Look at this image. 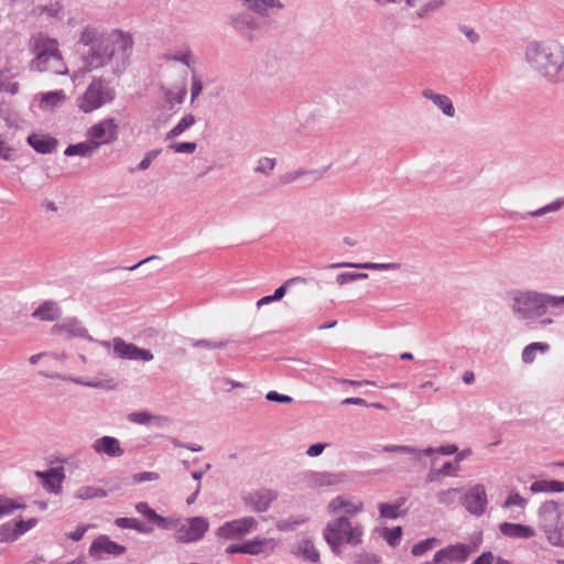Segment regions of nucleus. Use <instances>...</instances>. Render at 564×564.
I'll use <instances>...</instances> for the list:
<instances>
[{
	"label": "nucleus",
	"mask_w": 564,
	"mask_h": 564,
	"mask_svg": "<svg viewBox=\"0 0 564 564\" xmlns=\"http://www.w3.org/2000/svg\"><path fill=\"white\" fill-rule=\"evenodd\" d=\"M78 45L86 47L82 54L86 72L108 68L113 76L119 77L130 64L134 41L131 33L120 29L105 31L86 25L79 32Z\"/></svg>",
	"instance_id": "1"
},
{
	"label": "nucleus",
	"mask_w": 564,
	"mask_h": 564,
	"mask_svg": "<svg viewBox=\"0 0 564 564\" xmlns=\"http://www.w3.org/2000/svg\"><path fill=\"white\" fill-rule=\"evenodd\" d=\"M510 310L519 321H535L543 317L549 308L554 315H561L564 307V295H554L532 289H514L509 293Z\"/></svg>",
	"instance_id": "2"
},
{
	"label": "nucleus",
	"mask_w": 564,
	"mask_h": 564,
	"mask_svg": "<svg viewBox=\"0 0 564 564\" xmlns=\"http://www.w3.org/2000/svg\"><path fill=\"white\" fill-rule=\"evenodd\" d=\"M529 67L550 82H564V47L553 42H529L524 47Z\"/></svg>",
	"instance_id": "3"
},
{
	"label": "nucleus",
	"mask_w": 564,
	"mask_h": 564,
	"mask_svg": "<svg viewBox=\"0 0 564 564\" xmlns=\"http://www.w3.org/2000/svg\"><path fill=\"white\" fill-rule=\"evenodd\" d=\"M364 528L360 524L352 525L347 517H339L329 521L324 531L323 538L329 545L333 553L339 555L344 543L358 545L362 542Z\"/></svg>",
	"instance_id": "4"
},
{
	"label": "nucleus",
	"mask_w": 564,
	"mask_h": 564,
	"mask_svg": "<svg viewBox=\"0 0 564 564\" xmlns=\"http://www.w3.org/2000/svg\"><path fill=\"white\" fill-rule=\"evenodd\" d=\"M35 57L31 63V68L39 72H52L54 74H64L66 68L63 64L56 40L39 34L32 39Z\"/></svg>",
	"instance_id": "5"
},
{
	"label": "nucleus",
	"mask_w": 564,
	"mask_h": 564,
	"mask_svg": "<svg viewBox=\"0 0 564 564\" xmlns=\"http://www.w3.org/2000/svg\"><path fill=\"white\" fill-rule=\"evenodd\" d=\"M539 524L551 544L564 546V503L544 502L539 510Z\"/></svg>",
	"instance_id": "6"
},
{
	"label": "nucleus",
	"mask_w": 564,
	"mask_h": 564,
	"mask_svg": "<svg viewBox=\"0 0 564 564\" xmlns=\"http://www.w3.org/2000/svg\"><path fill=\"white\" fill-rule=\"evenodd\" d=\"M116 88L110 80L99 76L94 77L85 93L77 98V107L85 113L93 112L116 99Z\"/></svg>",
	"instance_id": "7"
},
{
	"label": "nucleus",
	"mask_w": 564,
	"mask_h": 564,
	"mask_svg": "<svg viewBox=\"0 0 564 564\" xmlns=\"http://www.w3.org/2000/svg\"><path fill=\"white\" fill-rule=\"evenodd\" d=\"M229 25L246 40L252 42L256 40V33L261 30L263 22L252 12L240 11L229 15Z\"/></svg>",
	"instance_id": "8"
},
{
	"label": "nucleus",
	"mask_w": 564,
	"mask_h": 564,
	"mask_svg": "<svg viewBox=\"0 0 564 564\" xmlns=\"http://www.w3.org/2000/svg\"><path fill=\"white\" fill-rule=\"evenodd\" d=\"M209 522L204 517H193L180 520V525L175 533L177 542L191 543L204 538L208 531Z\"/></svg>",
	"instance_id": "9"
},
{
	"label": "nucleus",
	"mask_w": 564,
	"mask_h": 564,
	"mask_svg": "<svg viewBox=\"0 0 564 564\" xmlns=\"http://www.w3.org/2000/svg\"><path fill=\"white\" fill-rule=\"evenodd\" d=\"M119 124L113 118H106L87 130V138L90 141L99 143V148L102 144H110L118 139Z\"/></svg>",
	"instance_id": "10"
},
{
	"label": "nucleus",
	"mask_w": 564,
	"mask_h": 564,
	"mask_svg": "<svg viewBox=\"0 0 564 564\" xmlns=\"http://www.w3.org/2000/svg\"><path fill=\"white\" fill-rule=\"evenodd\" d=\"M473 549L468 544L457 543L438 550L432 562L426 564H451L454 562L464 563L469 557Z\"/></svg>",
	"instance_id": "11"
},
{
	"label": "nucleus",
	"mask_w": 564,
	"mask_h": 564,
	"mask_svg": "<svg viewBox=\"0 0 564 564\" xmlns=\"http://www.w3.org/2000/svg\"><path fill=\"white\" fill-rule=\"evenodd\" d=\"M113 354L117 358L127 360L151 361L154 356L149 349L140 348L134 344L127 343L120 337L112 339Z\"/></svg>",
	"instance_id": "12"
},
{
	"label": "nucleus",
	"mask_w": 564,
	"mask_h": 564,
	"mask_svg": "<svg viewBox=\"0 0 564 564\" xmlns=\"http://www.w3.org/2000/svg\"><path fill=\"white\" fill-rule=\"evenodd\" d=\"M258 522L253 517H245L228 521L218 528L216 534L224 539H234L251 532Z\"/></svg>",
	"instance_id": "13"
},
{
	"label": "nucleus",
	"mask_w": 564,
	"mask_h": 564,
	"mask_svg": "<svg viewBox=\"0 0 564 564\" xmlns=\"http://www.w3.org/2000/svg\"><path fill=\"white\" fill-rule=\"evenodd\" d=\"M51 333L53 335L65 334L68 339L85 338L89 341H95V339L89 335L87 328L84 327L82 322L76 317H68L62 323L55 324L52 327Z\"/></svg>",
	"instance_id": "14"
},
{
	"label": "nucleus",
	"mask_w": 564,
	"mask_h": 564,
	"mask_svg": "<svg viewBox=\"0 0 564 564\" xmlns=\"http://www.w3.org/2000/svg\"><path fill=\"white\" fill-rule=\"evenodd\" d=\"M487 494L482 485L471 487L463 497V505L468 512L481 516L487 507Z\"/></svg>",
	"instance_id": "15"
},
{
	"label": "nucleus",
	"mask_w": 564,
	"mask_h": 564,
	"mask_svg": "<svg viewBox=\"0 0 564 564\" xmlns=\"http://www.w3.org/2000/svg\"><path fill=\"white\" fill-rule=\"evenodd\" d=\"M278 498V492L273 489L261 488L247 494L243 497L245 503L256 512H264L270 505Z\"/></svg>",
	"instance_id": "16"
},
{
	"label": "nucleus",
	"mask_w": 564,
	"mask_h": 564,
	"mask_svg": "<svg viewBox=\"0 0 564 564\" xmlns=\"http://www.w3.org/2000/svg\"><path fill=\"white\" fill-rule=\"evenodd\" d=\"M126 546L111 541L108 535L101 534L93 541L88 552L93 557H97L101 553L118 556L126 553Z\"/></svg>",
	"instance_id": "17"
},
{
	"label": "nucleus",
	"mask_w": 564,
	"mask_h": 564,
	"mask_svg": "<svg viewBox=\"0 0 564 564\" xmlns=\"http://www.w3.org/2000/svg\"><path fill=\"white\" fill-rule=\"evenodd\" d=\"M247 11L258 18H265L271 11H280L284 4L280 0H237Z\"/></svg>",
	"instance_id": "18"
},
{
	"label": "nucleus",
	"mask_w": 564,
	"mask_h": 564,
	"mask_svg": "<svg viewBox=\"0 0 564 564\" xmlns=\"http://www.w3.org/2000/svg\"><path fill=\"white\" fill-rule=\"evenodd\" d=\"M341 480L340 475L328 471H311L304 476L305 486L311 489L336 486Z\"/></svg>",
	"instance_id": "19"
},
{
	"label": "nucleus",
	"mask_w": 564,
	"mask_h": 564,
	"mask_svg": "<svg viewBox=\"0 0 564 564\" xmlns=\"http://www.w3.org/2000/svg\"><path fill=\"white\" fill-rule=\"evenodd\" d=\"M292 553L301 557L303 561L314 564L319 563L321 560L319 551L316 549L313 539L310 536L301 538L294 545Z\"/></svg>",
	"instance_id": "20"
},
{
	"label": "nucleus",
	"mask_w": 564,
	"mask_h": 564,
	"mask_svg": "<svg viewBox=\"0 0 564 564\" xmlns=\"http://www.w3.org/2000/svg\"><path fill=\"white\" fill-rule=\"evenodd\" d=\"M91 447L97 454H105L109 457H120L124 453L119 440L113 436H102L96 440Z\"/></svg>",
	"instance_id": "21"
},
{
	"label": "nucleus",
	"mask_w": 564,
	"mask_h": 564,
	"mask_svg": "<svg viewBox=\"0 0 564 564\" xmlns=\"http://www.w3.org/2000/svg\"><path fill=\"white\" fill-rule=\"evenodd\" d=\"M422 97L431 100L446 117H455L456 111L448 96L435 93L434 90L426 88L422 91Z\"/></svg>",
	"instance_id": "22"
},
{
	"label": "nucleus",
	"mask_w": 564,
	"mask_h": 564,
	"mask_svg": "<svg viewBox=\"0 0 564 564\" xmlns=\"http://www.w3.org/2000/svg\"><path fill=\"white\" fill-rule=\"evenodd\" d=\"M62 315V308L59 305L52 300L44 301L33 313L32 317L44 321L55 322Z\"/></svg>",
	"instance_id": "23"
},
{
	"label": "nucleus",
	"mask_w": 564,
	"mask_h": 564,
	"mask_svg": "<svg viewBox=\"0 0 564 564\" xmlns=\"http://www.w3.org/2000/svg\"><path fill=\"white\" fill-rule=\"evenodd\" d=\"M401 263L399 262H387V263H377V262H362V263H354V262H337L332 263L328 268L337 269V268H359V269H368L376 271H398L401 269Z\"/></svg>",
	"instance_id": "24"
},
{
	"label": "nucleus",
	"mask_w": 564,
	"mask_h": 564,
	"mask_svg": "<svg viewBox=\"0 0 564 564\" xmlns=\"http://www.w3.org/2000/svg\"><path fill=\"white\" fill-rule=\"evenodd\" d=\"M499 530L501 534L513 539H529L535 535L531 527L520 523L503 522L499 525Z\"/></svg>",
	"instance_id": "25"
},
{
	"label": "nucleus",
	"mask_w": 564,
	"mask_h": 564,
	"mask_svg": "<svg viewBox=\"0 0 564 564\" xmlns=\"http://www.w3.org/2000/svg\"><path fill=\"white\" fill-rule=\"evenodd\" d=\"M364 508V503H354L341 496H337L330 500L327 506L329 513H337L340 510H345L347 514L354 516L359 513Z\"/></svg>",
	"instance_id": "26"
},
{
	"label": "nucleus",
	"mask_w": 564,
	"mask_h": 564,
	"mask_svg": "<svg viewBox=\"0 0 564 564\" xmlns=\"http://www.w3.org/2000/svg\"><path fill=\"white\" fill-rule=\"evenodd\" d=\"M128 420L135 424H140V425L154 424L159 427L164 426L166 423H169V419L166 416L153 415L148 411L132 412V413L128 414Z\"/></svg>",
	"instance_id": "27"
},
{
	"label": "nucleus",
	"mask_w": 564,
	"mask_h": 564,
	"mask_svg": "<svg viewBox=\"0 0 564 564\" xmlns=\"http://www.w3.org/2000/svg\"><path fill=\"white\" fill-rule=\"evenodd\" d=\"M28 143L37 152L48 154L56 150L57 140L50 137L31 134L28 138Z\"/></svg>",
	"instance_id": "28"
},
{
	"label": "nucleus",
	"mask_w": 564,
	"mask_h": 564,
	"mask_svg": "<svg viewBox=\"0 0 564 564\" xmlns=\"http://www.w3.org/2000/svg\"><path fill=\"white\" fill-rule=\"evenodd\" d=\"M98 149H99V143L96 141H90L88 139L84 142L68 145L65 149L64 154L66 156L78 155V156H83V158H89L94 153H96L98 151Z\"/></svg>",
	"instance_id": "29"
},
{
	"label": "nucleus",
	"mask_w": 564,
	"mask_h": 564,
	"mask_svg": "<svg viewBox=\"0 0 564 564\" xmlns=\"http://www.w3.org/2000/svg\"><path fill=\"white\" fill-rule=\"evenodd\" d=\"M530 491L532 494L562 492L564 491V482L558 480H536L531 484Z\"/></svg>",
	"instance_id": "30"
},
{
	"label": "nucleus",
	"mask_w": 564,
	"mask_h": 564,
	"mask_svg": "<svg viewBox=\"0 0 564 564\" xmlns=\"http://www.w3.org/2000/svg\"><path fill=\"white\" fill-rule=\"evenodd\" d=\"M549 349L550 345L546 343H531L522 350L521 359L524 364H532L535 360L538 352L545 354Z\"/></svg>",
	"instance_id": "31"
},
{
	"label": "nucleus",
	"mask_w": 564,
	"mask_h": 564,
	"mask_svg": "<svg viewBox=\"0 0 564 564\" xmlns=\"http://www.w3.org/2000/svg\"><path fill=\"white\" fill-rule=\"evenodd\" d=\"M108 492L104 488L94 487V486H83L78 488L75 492V498L80 500H89L94 498H105Z\"/></svg>",
	"instance_id": "32"
},
{
	"label": "nucleus",
	"mask_w": 564,
	"mask_h": 564,
	"mask_svg": "<svg viewBox=\"0 0 564 564\" xmlns=\"http://www.w3.org/2000/svg\"><path fill=\"white\" fill-rule=\"evenodd\" d=\"M115 523L118 528L121 529H133L140 533L152 532V528L147 527L135 518H117Z\"/></svg>",
	"instance_id": "33"
},
{
	"label": "nucleus",
	"mask_w": 564,
	"mask_h": 564,
	"mask_svg": "<svg viewBox=\"0 0 564 564\" xmlns=\"http://www.w3.org/2000/svg\"><path fill=\"white\" fill-rule=\"evenodd\" d=\"M195 121H196L195 117L192 113L184 116L178 121V123L166 133L165 139L172 140V139L181 135L185 130L191 128L195 123Z\"/></svg>",
	"instance_id": "34"
},
{
	"label": "nucleus",
	"mask_w": 564,
	"mask_h": 564,
	"mask_svg": "<svg viewBox=\"0 0 564 564\" xmlns=\"http://www.w3.org/2000/svg\"><path fill=\"white\" fill-rule=\"evenodd\" d=\"M306 284H307V279H305L303 276L291 278V279L286 280L281 286H279L274 291L272 296L274 297L275 301H280L284 297L286 291L291 290L292 288H294L296 285H306Z\"/></svg>",
	"instance_id": "35"
},
{
	"label": "nucleus",
	"mask_w": 564,
	"mask_h": 564,
	"mask_svg": "<svg viewBox=\"0 0 564 564\" xmlns=\"http://www.w3.org/2000/svg\"><path fill=\"white\" fill-rule=\"evenodd\" d=\"M404 501L405 499H401L397 503H380L378 507L380 517L391 520L399 518L401 516L399 509L403 506Z\"/></svg>",
	"instance_id": "36"
},
{
	"label": "nucleus",
	"mask_w": 564,
	"mask_h": 564,
	"mask_svg": "<svg viewBox=\"0 0 564 564\" xmlns=\"http://www.w3.org/2000/svg\"><path fill=\"white\" fill-rule=\"evenodd\" d=\"M165 59L180 62L187 67L195 63L194 55L188 46L183 47L178 53L166 55Z\"/></svg>",
	"instance_id": "37"
},
{
	"label": "nucleus",
	"mask_w": 564,
	"mask_h": 564,
	"mask_svg": "<svg viewBox=\"0 0 564 564\" xmlns=\"http://www.w3.org/2000/svg\"><path fill=\"white\" fill-rule=\"evenodd\" d=\"M382 452L408 454L413 456L414 460H419L422 455L421 449L408 445H386L382 447Z\"/></svg>",
	"instance_id": "38"
},
{
	"label": "nucleus",
	"mask_w": 564,
	"mask_h": 564,
	"mask_svg": "<svg viewBox=\"0 0 564 564\" xmlns=\"http://www.w3.org/2000/svg\"><path fill=\"white\" fill-rule=\"evenodd\" d=\"M275 166H276V159L263 156L257 161L256 166H254V172L258 174L269 176L273 172Z\"/></svg>",
	"instance_id": "39"
},
{
	"label": "nucleus",
	"mask_w": 564,
	"mask_h": 564,
	"mask_svg": "<svg viewBox=\"0 0 564 564\" xmlns=\"http://www.w3.org/2000/svg\"><path fill=\"white\" fill-rule=\"evenodd\" d=\"M35 476L43 481V486L48 485V479H55L56 482H63L65 475L62 468H50L45 471H36Z\"/></svg>",
	"instance_id": "40"
},
{
	"label": "nucleus",
	"mask_w": 564,
	"mask_h": 564,
	"mask_svg": "<svg viewBox=\"0 0 564 564\" xmlns=\"http://www.w3.org/2000/svg\"><path fill=\"white\" fill-rule=\"evenodd\" d=\"M562 207H564V198H557L556 200H554L536 210L529 212L528 215L531 217H541L549 213L557 212Z\"/></svg>",
	"instance_id": "41"
},
{
	"label": "nucleus",
	"mask_w": 564,
	"mask_h": 564,
	"mask_svg": "<svg viewBox=\"0 0 564 564\" xmlns=\"http://www.w3.org/2000/svg\"><path fill=\"white\" fill-rule=\"evenodd\" d=\"M64 99H65V94L62 90L50 91V93L43 94L41 104H42V107L53 108V107L57 106L58 104H61Z\"/></svg>",
	"instance_id": "42"
},
{
	"label": "nucleus",
	"mask_w": 564,
	"mask_h": 564,
	"mask_svg": "<svg viewBox=\"0 0 564 564\" xmlns=\"http://www.w3.org/2000/svg\"><path fill=\"white\" fill-rule=\"evenodd\" d=\"M440 541L436 538H430L423 541H420L419 543L414 544L412 546V554L414 556H421L431 549H433L435 545H437Z\"/></svg>",
	"instance_id": "43"
},
{
	"label": "nucleus",
	"mask_w": 564,
	"mask_h": 564,
	"mask_svg": "<svg viewBox=\"0 0 564 564\" xmlns=\"http://www.w3.org/2000/svg\"><path fill=\"white\" fill-rule=\"evenodd\" d=\"M326 169H302V178L306 184H313L318 182L325 173Z\"/></svg>",
	"instance_id": "44"
},
{
	"label": "nucleus",
	"mask_w": 564,
	"mask_h": 564,
	"mask_svg": "<svg viewBox=\"0 0 564 564\" xmlns=\"http://www.w3.org/2000/svg\"><path fill=\"white\" fill-rule=\"evenodd\" d=\"M180 520L178 518H173V517H162L159 514L156 521H155V524L161 528V529H164V530H173L175 533L177 531V528L180 525Z\"/></svg>",
	"instance_id": "45"
},
{
	"label": "nucleus",
	"mask_w": 564,
	"mask_h": 564,
	"mask_svg": "<svg viewBox=\"0 0 564 564\" xmlns=\"http://www.w3.org/2000/svg\"><path fill=\"white\" fill-rule=\"evenodd\" d=\"M457 451H458V447L454 444L440 446L437 448L427 447V448L421 449L422 455H425V456H431L435 453L441 454V455H453Z\"/></svg>",
	"instance_id": "46"
},
{
	"label": "nucleus",
	"mask_w": 564,
	"mask_h": 564,
	"mask_svg": "<svg viewBox=\"0 0 564 564\" xmlns=\"http://www.w3.org/2000/svg\"><path fill=\"white\" fill-rule=\"evenodd\" d=\"M368 278L367 273H359V272H343L337 274L336 282L339 285H344L349 282H354L357 280H365Z\"/></svg>",
	"instance_id": "47"
},
{
	"label": "nucleus",
	"mask_w": 564,
	"mask_h": 564,
	"mask_svg": "<svg viewBox=\"0 0 564 564\" xmlns=\"http://www.w3.org/2000/svg\"><path fill=\"white\" fill-rule=\"evenodd\" d=\"M18 538L15 525L8 522L0 527V542L14 541Z\"/></svg>",
	"instance_id": "48"
},
{
	"label": "nucleus",
	"mask_w": 564,
	"mask_h": 564,
	"mask_svg": "<svg viewBox=\"0 0 564 564\" xmlns=\"http://www.w3.org/2000/svg\"><path fill=\"white\" fill-rule=\"evenodd\" d=\"M8 72H0V90L15 95L19 91V84L17 82H8Z\"/></svg>",
	"instance_id": "49"
},
{
	"label": "nucleus",
	"mask_w": 564,
	"mask_h": 564,
	"mask_svg": "<svg viewBox=\"0 0 564 564\" xmlns=\"http://www.w3.org/2000/svg\"><path fill=\"white\" fill-rule=\"evenodd\" d=\"M302 178V169L288 171L279 176L280 185H291Z\"/></svg>",
	"instance_id": "50"
},
{
	"label": "nucleus",
	"mask_w": 564,
	"mask_h": 564,
	"mask_svg": "<svg viewBox=\"0 0 564 564\" xmlns=\"http://www.w3.org/2000/svg\"><path fill=\"white\" fill-rule=\"evenodd\" d=\"M264 544V541L261 539H254L251 541H247L243 544H241V553L243 554H258L261 551L262 545Z\"/></svg>",
	"instance_id": "51"
},
{
	"label": "nucleus",
	"mask_w": 564,
	"mask_h": 564,
	"mask_svg": "<svg viewBox=\"0 0 564 564\" xmlns=\"http://www.w3.org/2000/svg\"><path fill=\"white\" fill-rule=\"evenodd\" d=\"M197 148L195 142H173L169 145V149L175 153H194Z\"/></svg>",
	"instance_id": "52"
},
{
	"label": "nucleus",
	"mask_w": 564,
	"mask_h": 564,
	"mask_svg": "<svg viewBox=\"0 0 564 564\" xmlns=\"http://www.w3.org/2000/svg\"><path fill=\"white\" fill-rule=\"evenodd\" d=\"M135 510L143 514L150 522L155 523L159 514L150 508V506L147 502H139L135 505Z\"/></svg>",
	"instance_id": "53"
},
{
	"label": "nucleus",
	"mask_w": 564,
	"mask_h": 564,
	"mask_svg": "<svg viewBox=\"0 0 564 564\" xmlns=\"http://www.w3.org/2000/svg\"><path fill=\"white\" fill-rule=\"evenodd\" d=\"M195 348H206V349H217V348H224L227 346V341H213L209 339H199L195 340L192 344Z\"/></svg>",
	"instance_id": "54"
},
{
	"label": "nucleus",
	"mask_w": 564,
	"mask_h": 564,
	"mask_svg": "<svg viewBox=\"0 0 564 564\" xmlns=\"http://www.w3.org/2000/svg\"><path fill=\"white\" fill-rule=\"evenodd\" d=\"M528 505L527 499L522 498L519 494L514 492L509 495L507 500L503 502V508H511L513 506H517L521 509H524Z\"/></svg>",
	"instance_id": "55"
},
{
	"label": "nucleus",
	"mask_w": 564,
	"mask_h": 564,
	"mask_svg": "<svg viewBox=\"0 0 564 564\" xmlns=\"http://www.w3.org/2000/svg\"><path fill=\"white\" fill-rule=\"evenodd\" d=\"M402 536V528L395 527L392 529H387L384 532V539L389 545H397Z\"/></svg>",
	"instance_id": "56"
},
{
	"label": "nucleus",
	"mask_w": 564,
	"mask_h": 564,
	"mask_svg": "<svg viewBox=\"0 0 564 564\" xmlns=\"http://www.w3.org/2000/svg\"><path fill=\"white\" fill-rule=\"evenodd\" d=\"M459 459L457 458L456 462H446L438 470H436V475L438 477H446L451 476L454 471H457L459 469Z\"/></svg>",
	"instance_id": "57"
},
{
	"label": "nucleus",
	"mask_w": 564,
	"mask_h": 564,
	"mask_svg": "<svg viewBox=\"0 0 564 564\" xmlns=\"http://www.w3.org/2000/svg\"><path fill=\"white\" fill-rule=\"evenodd\" d=\"M161 153V149H153L145 153L144 158L139 163V170L145 171L150 167L151 163L154 159H156Z\"/></svg>",
	"instance_id": "58"
},
{
	"label": "nucleus",
	"mask_w": 564,
	"mask_h": 564,
	"mask_svg": "<svg viewBox=\"0 0 564 564\" xmlns=\"http://www.w3.org/2000/svg\"><path fill=\"white\" fill-rule=\"evenodd\" d=\"M0 503L2 506V511L4 514H10L17 509H22L25 506L22 503H18L17 501L9 498H0Z\"/></svg>",
	"instance_id": "59"
},
{
	"label": "nucleus",
	"mask_w": 564,
	"mask_h": 564,
	"mask_svg": "<svg viewBox=\"0 0 564 564\" xmlns=\"http://www.w3.org/2000/svg\"><path fill=\"white\" fill-rule=\"evenodd\" d=\"M37 523V519L35 518H31L26 521L24 520H20L18 521L14 525H15V529H17V533L19 536H21L22 534H24L26 531L31 530L33 527H35V524Z\"/></svg>",
	"instance_id": "60"
},
{
	"label": "nucleus",
	"mask_w": 564,
	"mask_h": 564,
	"mask_svg": "<svg viewBox=\"0 0 564 564\" xmlns=\"http://www.w3.org/2000/svg\"><path fill=\"white\" fill-rule=\"evenodd\" d=\"M186 95V90L185 89H181L180 91H172V90H167L165 93V97H166V101L171 105L173 104H182L183 100H184V97Z\"/></svg>",
	"instance_id": "61"
},
{
	"label": "nucleus",
	"mask_w": 564,
	"mask_h": 564,
	"mask_svg": "<svg viewBox=\"0 0 564 564\" xmlns=\"http://www.w3.org/2000/svg\"><path fill=\"white\" fill-rule=\"evenodd\" d=\"M458 491H459L458 488H451V489H447V490L440 491L438 495H437L438 503L449 505L451 501H452V496L454 494L458 492Z\"/></svg>",
	"instance_id": "62"
},
{
	"label": "nucleus",
	"mask_w": 564,
	"mask_h": 564,
	"mask_svg": "<svg viewBox=\"0 0 564 564\" xmlns=\"http://www.w3.org/2000/svg\"><path fill=\"white\" fill-rule=\"evenodd\" d=\"M265 399L271 402H279V403H291L293 399L285 394H280L276 391H270L267 393Z\"/></svg>",
	"instance_id": "63"
},
{
	"label": "nucleus",
	"mask_w": 564,
	"mask_h": 564,
	"mask_svg": "<svg viewBox=\"0 0 564 564\" xmlns=\"http://www.w3.org/2000/svg\"><path fill=\"white\" fill-rule=\"evenodd\" d=\"M133 478H134V481H137V482H144V481L158 480L160 478V476H159V474L153 473V471H143L140 474H135L133 476Z\"/></svg>",
	"instance_id": "64"
}]
</instances>
